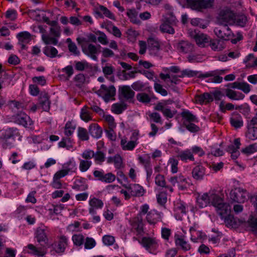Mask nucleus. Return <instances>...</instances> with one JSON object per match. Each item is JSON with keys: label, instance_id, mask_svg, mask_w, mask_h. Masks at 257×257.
I'll return each mask as SVG.
<instances>
[{"label": "nucleus", "instance_id": "1", "mask_svg": "<svg viewBox=\"0 0 257 257\" xmlns=\"http://www.w3.org/2000/svg\"><path fill=\"white\" fill-rule=\"evenodd\" d=\"M210 203L216 208V210L220 216L227 214L230 211L229 204L224 202L223 199L218 194L210 192Z\"/></svg>", "mask_w": 257, "mask_h": 257}, {"label": "nucleus", "instance_id": "2", "mask_svg": "<svg viewBox=\"0 0 257 257\" xmlns=\"http://www.w3.org/2000/svg\"><path fill=\"white\" fill-rule=\"evenodd\" d=\"M187 6L193 10L201 12L212 7L214 0H186Z\"/></svg>", "mask_w": 257, "mask_h": 257}, {"label": "nucleus", "instance_id": "3", "mask_svg": "<svg viewBox=\"0 0 257 257\" xmlns=\"http://www.w3.org/2000/svg\"><path fill=\"white\" fill-rule=\"evenodd\" d=\"M235 15L228 9L223 10L220 12L217 17L218 24L221 26H228L235 23Z\"/></svg>", "mask_w": 257, "mask_h": 257}, {"label": "nucleus", "instance_id": "4", "mask_svg": "<svg viewBox=\"0 0 257 257\" xmlns=\"http://www.w3.org/2000/svg\"><path fill=\"white\" fill-rule=\"evenodd\" d=\"M116 89L113 85L107 87L105 85L102 84L100 89L97 92V94L102 97L105 102H108L110 100H113V97L115 95Z\"/></svg>", "mask_w": 257, "mask_h": 257}, {"label": "nucleus", "instance_id": "5", "mask_svg": "<svg viewBox=\"0 0 257 257\" xmlns=\"http://www.w3.org/2000/svg\"><path fill=\"white\" fill-rule=\"evenodd\" d=\"M131 225V231L138 236H143L144 233L143 229V218L140 214L130 220Z\"/></svg>", "mask_w": 257, "mask_h": 257}, {"label": "nucleus", "instance_id": "6", "mask_svg": "<svg viewBox=\"0 0 257 257\" xmlns=\"http://www.w3.org/2000/svg\"><path fill=\"white\" fill-rule=\"evenodd\" d=\"M248 193L246 190L240 187L232 190L230 192V197L234 202L241 203L247 200Z\"/></svg>", "mask_w": 257, "mask_h": 257}, {"label": "nucleus", "instance_id": "7", "mask_svg": "<svg viewBox=\"0 0 257 257\" xmlns=\"http://www.w3.org/2000/svg\"><path fill=\"white\" fill-rule=\"evenodd\" d=\"M82 52L88 56L90 57L92 59L97 61L96 55L100 52V45H94L92 44H89L87 45H82L81 46Z\"/></svg>", "mask_w": 257, "mask_h": 257}, {"label": "nucleus", "instance_id": "8", "mask_svg": "<svg viewBox=\"0 0 257 257\" xmlns=\"http://www.w3.org/2000/svg\"><path fill=\"white\" fill-rule=\"evenodd\" d=\"M118 95L120 99L131 101L134 97L135 92L131 88L130 86L123 85L119 87Z\"/></svg>", "mask_w": 257, "mask_h": 257}, {"label": "nucleus", "instance_id": "9", "mask_svg": "<svg viewBox=\"0 0 257 257\" xmlns=\"http://www.w3.org/2000/svg\"><path fill=\"white\" fill-rule=\"evenodd\" d=\"M133 239L138 240L143 246L150 252L156 249L158 246V243L154 238L143 237L141 240H140L136 237H134Z\"/></svg>", "mask_w": 257, "mask_h": 257}, {"label": "nucleus", "instance_id": "10", "mask_svg": "<svg viewBox=\"0 0 257 257\" xmlns=\"http://www.w3.org/2000/svg\"><path fill=\"white\" fill-rule=\"evenodd\" d=\"M139 132H134L131 137V141L127 142L125 140H121L120 145L123 150H133L137 144V141L138 139Z\"/></svg>", "mask_w": 257, "mask_h": 257}, {"label": "nucleus", "instance_id": "11", "mask_svg": "<svg viewBox=\"0 0 257 257\" xmlns=\"http://www.w3.org/2000/svg\"><path fill=\"white\" fill-rule=\"evenodd\" d=\"M93 175L97 180L106 183L113 182L115 179V176L112 173L105 174L103 171L95 170Z\"/></svg>", "mask_w": 257, "mask_h": 257}, {"label": "nucleus", "instance_id": "12", "mask_svg": "<svg viewBox=\"0 0 257 257\" xmlns=\"http://www.w3.org/2000/svg\"><path fill=\"white\" fill-rule=\"evenodd\" d=\"M190 35L199 47H204L208 45L210 38L208 35L203 33H197L196 31L191 32Z\"/></svg>", "mask_w": 257, "mask_h": 257}, {"label": "nucleus", "instance_id": "13", "mask_svg": "<svg viewBox=\"0 0 257 257\" xmlns=\"http://www.w3.org/2000/svg\"><path fill=\"white\" fill-rule=\"evenodd\" d=\"M15 121L25 127H28L33 124L30 116L25 112L20 111L13 116Z\"/></svg>", "mask_w": 257, "mask_h": 257}, {"label": "nucleus", "instance_id": "14", "mask_svg": "<svg viewBox=\"0 0 257 257\" xmlns=\"http://www.w3.org/2000/svg\"><path fill=\"white\" fill-rule=\"evenodd\" d=\"M214 32L218 38L222 40H228L231 35V31L228 26H222L221 27H216Z\"/></svg>", "mask_w": 257, "mask_h": 257}, {"label": "nucleus", "instance_id": "15", "mask_svg": "<svg viewBox=\"0 0 257 257\" xmlns=\"http://www.w3.org/2000/svg\"><path fill=\"white\" fill-rule=\"evenodd\" d=\"M148 49L152 55H157L161 49V42L157 38L150 37L148 39Z\"/></svg>", "mask_w": 257, "mask_h": 257}, {"label": "nucleus", "instance_id": "16", "mask_svg": "<svg viewBox=\"0 0 257 257\" xmlns=\"http://www.w3.org/2000/svg\"><path fill=\"white\" fill-rule=\"evenodd\" d=\"M224 72V70H214L206 72L204 74H201L198 76V78H204L210 77H213L211 78V81L214 83H220L222 81V77L218 75Z\"/></svg>", "mask_w": 257, "mask_h": 257}, {"label": "nucleus", "instance_id": "17", "mask_svg": "<svg viewBox=\"0 0 257 257\" xmlns=\"http://www.w3.org/2000/svg\"><path fill=\"white\" fill-rule=\"evenodd\" d=\"M167 105V102H159L155 107L156 110L161 111L164 115L167 118H171L174 117L176 114V111H172L170 109L165 108V106Z\"/></svg>", "mask_w": 257, "mask_h": 257}, {"label": "nucleus", "instance_id": "18", "mask_svg": "<svg viewBox=\"0 0 257 257\" xmlns=\"http://www.w3.org/2000/svg\"><path fill=\"white\" fill-rule=\"evenodd\" d=\"M46 229L44 228L39 227L37 229L36 232V238L37 241L40 243L41 245H45L48 240Z\"/></svg>", "mask_w": 257, "mask_h": 257}, {"label": "nucleus", "instance_id": "19", "mask_svg": "<svg viewBox=\"0 0 257 257\" xmlns=\"http://www.w3.org/2000/svg\"><path fill=\"white\" fill-rule=\"evenodd\" d=\"M208 45L214 51H221L225 48L224 41L220 39H210Z\"/></svg>", "mask_w": 257, "mask_h": 257}, {"label": "nucleus", "instance_id": "20", "mask_svg": "<svg viewBox=\"0 0 257 257\" xmlns=\"http://www.w3.org/2000/svg\"><path fill=\"white\" fill-rule=\"evenodd\" d=\"M48 94L46 92H42L39 97V105L44 111H48L50 109V101Z\"/></svg>", "mask_w": 257, "mask_h": 257}, {"label": "nucleus", "instance_id": "21", "mask_svg": "<svg viewBox=\"0 0 257 257\" xmlns=\"http://www.w3.org/2000/svg\"><path fill=\"white\" fill-rule=\"evenodd\" d=\"M175 241L176 246L178 249L183 250L184 251L190 249L191 245L184 238L180 237L178 235L175 236Z\"/></svg>", "mask_w": 257, "mask_h": 257}, {"label": "nucleus", "instance_id": "22", "mask_svg": "<svg viewBox=\"0 0 257 257\" xmlns=\"http://www.w3.org/2000/svg\"><path fill=\"white\" fill-rule=\"evenodd\" d=\"M88 131L91 136L96 139L100 138L102 134V128L97 123H91L89 125Z\"/></svg>", "mask_w": 257, "mask_h": 257}, {"label": "nucleus", "instance_id": "23", "mask_svg": "<svg viewBox=\"0 0 257 257\" xmlns=\"http://www.w3.org/2000/svg\"><path fill=\"white\" fill-rule=\"evenodd\" d=\"M205 174V169L201 165L195 166L192 171L193 178L196 180H202Z\"/></svg>", "mask_w": 257, "mask_h": 257}, {"label": "nucleus", "instance_id": "24", "mask_svg": "<svg viewBox=\"0 0 257 257\" xmlns=\"http://www.w3.org/2000/svg\"><path fill=\"white\" fill-rule=\"evenodd\" d=\"M177 48L180 52L188 53L193 51L194 46L188 41H182L178 44Z\"/></svg>", "mask_w": 257, "mask_h": 257}, {"label": "nucleus", "instance_id": "25", "mask_svg": "<svg viewBox=\"0 0 257 257\" xmlns=\"http://www.w3.org/2000/svg\"><path fill=\"white\" fill-rule=\"evenodd\" d=\"M17 38L19 39L20 44L22 45V49H25L26 46L25 44H27L31 40V35L28 32H23L19 33L17 35Z\"/></svg>", "mask_w": 257, "mask_h": 257}, {"label": "nucleus", "instance_id": "26", "mask_svg": "<svg viewBox=\"0 0 257 257\" xmlns=\"http://www.w3.org/2000/svg\"><path fill=\"white\" fill-rule=\"evenodd\" d=\"M130 194L132 196L140 197L144 194L143 188L139 184H134L128 188Z\"/></svg>", "mask_w": 257, "mask_h": 257}, {"label": "nucleus", "instance_id": "27", "mask_svg": "<svg viewBox=\"0 0 257 257\" xmlns=\"http://www.w3.org/2000/svg\"><path fill=\"white\" fill-rule=\"evenodd\" d=\"M72 188L77 191H82L86 190L88 188V185L86 183V179L83 178L76 179L74 183Z\"/></svg>", "mask_w": 257, "mask_h": 257}, {"label": "nucleus", "instance_id": "28", "mask_svg": "<svg viewBox=\"0 0 257 257\" xmlns=\"http://www.w3.org/2000/svg\"><path fill=\"white\" fill-rule=\"evenodd\" d=\"M18 134V132L16 128H8L4 130L2 132L0 139H14V137Z\"/></svg>", "mask_w": 257, "mask_h": 257}, {"label": "nucleus", "instance_id": "29", "mask_svg": "<svg viewBox=\"0 0 257 257\" xmlns=\"http://www.w3.org/2000/svg\"><path fill=\"white\" fill-rule=\"evenodd\" d=\"M210 192L204 193L197 199V203L200 208H203L210 204Z\"/></svg>", "mask_w": 257, "mask_h": 257}, {"label": "nucleus", "instance_id": "30", "mask_svg": "<svg viewBox=\"0 0 257 257\" xmlns=\"http://www.w3.org/2000/svg\"><path fill=\"white\" fill-rule=\"evenodd\" d=\"M181 115L184 119L183 122H185L186 123L198 122V120L196 116L193 114L189 110L183 111L182 112Z\"/></svg>", "mask_w": 257, "mask_h": 257}, {"label": "nucleus", "instance_id": "31", "mask_svg": "<svg viewBox=\"0 0 257 257\" xmlns=\"http://www.w3.org/2000/svg\"><path fill=\"white\" fill-rule=\"evenodd\" d=\"M213 100V96L208 93H204L203 94L195 96V100L197 103L202 104L203 103H209Z\"/></svg>", "mask_w": 257, "mask_h": 257}, {"label": "nucleus", "instance_id": "32", "mask_svg": "<svg viewBox=\"0 0 257 257\" xmlns=\"http://www.w3.org/2000/svg\"><path fill=\"white\" fill-rule=\"evenodd\" d=\"M225 95L231 99L241 100L244 97V95L239 92H236L230 89H225Z\"/></svg>", "mask_w": 257, "mask_h": 257}, {"label": "nucleus", "instance_id": "33", "mask_svg": "<svg viewBox=\"0 0 257 257\" xmlns=\"http://www.w3.org/2000/svg\"><path fill=\"white\" fill-rule=\"evenodd\" d=\"M67 238L64 236H60L56 251L58 253H62L65 251V248L68 245Z\"/></svg>", "mask_w": 257, "mask_h": 257}, {"label": "nucleus", "instance_id": "34", "mask_svg": "<svg viewBox=\"0 0 257 257\" xmlns=\"http://www.w3.org/2000/svg\"><path fill=\"white\" fill-rule=\"evenodd\" d=\"M160 218V216L159 214L152 211L149 212L146 217L147 221L150 224H155L159 221Z\"/></svg>", "mask_w": 257, "mask_h": 257}, {"label": "nucleus", "instance_id": "35", "mask_svg": "<svg viewBox=\"0 0 257 257\" xmlns=\"http://www.w3.org/2000/svg\"><path fill=\"white\" fill-rule=\"evenodd\" d=\"M80 116L83 120L86 122H88L92 119L88 107L86 105L81 109Z\"/></svg>", "mask_w": 257, "mask_h": 257}, {"label": "nucleus", "instance_id": "36", "mask_svg": "<svg viewBox=\"0 0 257 257\" xmlns=\"http://www.w3.org/2000/svg\"><path fill=\"white\" fill-rule=\"evenodd\" d=\"M43 53L47 57L53 58L57 56L58 52L54 47L46 46L43 49Z\"/></svg>", "mask_w": 257, "mask_h": 257}, {"label": "nucleus", "instance_id": "37", "mask_svg": "<svg viewBox=\"0 0 257 257\" xmlns=\"http://www.w3.org/2000/svg\"><path fill=\"white\" fill-rule=\"evenodd\" d=\"M171 25L169 23L164 20L163 23L160 26V30L163 33L174 34L175 33V30Z\"/></svg>", "mask_w": 257, "mask_h": 257}, {"label": "nucleus", "instance_id": "38", "mask_svg": "<svg viewBox=\"0 0 257 257\" xmlns=\"http://www.w3.org/2000/svg\"><path fill=\"white\" fill-rule=\"evenodd\" d=\"M177 157L182 161H186L187 160L191 161L194 160V157L191 152L189 150H186L183 152H181L177 156Z\"/></svg>", "mask_w": 257, "mask_h": 257}, {"label": "nucleus", "instance_id": "39", "mask_svg": "<svg viewBox=\"0 0 257 257\" xmlns=\"http://www.w3.org/2000/svg\"><path fill=\"white\" fill-rule=\"evenodd\" d=\"M93 158L97 164L101 165L105 161V154L99 150L94 152Z\"/></svg>", "mask_w": 257, "mask_h": 257}, {"label": "nucleus", "instance_id": "40", "mask_svg": "<svg viewBox=\"0 0 257 257\" xmlns=\"http://www.w3.org/2000/svg\"><path fill=\"white\" fill-rule=\"evenodd\" d=\"M126 108V105L123 103H114L111 106V110L115 114H120Z\"/></svg>", "mask_w": 257, "mask_h": 257}, {"label": "nucleus", "instance_id": "41", "mask_svg": "<svg viewBox=\"0 0 257 257\" xmlns=\"http://www.w3.org/2000/svg\"><path fill=\"white\" fill-rule=\"evenodd\" d=\"M63 168L67 172L68 174L69 173H75L77 170L75 163L71 161L64 164L63 166Z\"/></svg>", "mask_w": 257, "mask_h": 257}, {"label": "nucleus", "instance_id": "42", "mask_svg": "<svg viewBox=\"0 0 257 257\" xmlns=\"http://www.w3.org/2000/svg\"><path fill=\"white\" fill-rule=\"evenodd\" d=\"M78 137L79 139L82 141L89 140V135L87 131L82 127H78Z\"/></svg>", "mask_w": 257, "mask_h": 257}, {"label": "nucleus", "instance_id": "43", "mask_svg": "<svg viewBox=\"0 0 257 257\" xmlns=\"http://www.w3.org/2000/svg\"><path fill=\"white\" fill-rule=\"evenodd\" d=\"M14 139H0V144L4 149H10L14 146Z\"/></svg>", "mask_w": 257, "mask_h": 257}, {"label": "nucleus", "instance_id": "44", "mask_svg": "<svg viewBox=\"0 0 257 257\" xmlns=\"http://www.w3.org/2000/svg\"><path fill=\"white\" fill-rule=\"evenodd\" d=\"M229 213L230 212L227 214L224 215L223 217H221L222 218H224V222L227 226L235 227L236 223L234 220L233 217L232 216L229 215Z\"/></svg>", "mask_w": 257, "mask_h": 257}, {"label": "nucleus", "instance_id": "45", "mask_svg": "<svg viewBox=\"0 0 257 257\" xmlns=\"http://www.w3.org/2000/svg\"><path fill=\"white\" fill-rule=\"evenodd\" d=\"M42 39L46 45L53 44L54 45H56L58 43V40L57 39L51 37L47 35H42Z\"/></svg>", "mask_w": 257, "mask_h": 257}, {"label": "nucleus", "instance_id": "46", "mask_svg": "<svg viewBox=\"0 0 257 257\" xmlns=\"http://www.w3.org/2000/svg\"><path fill=\"white\" fill-rule=\"evenodd\" d=\"M240 146V142L239 139H235L234 141V145L231 144L229 145L226 148V151L230 153L234 151H237L239 149Z\"/></svg>", "mask_w": 257, "mask_h": 257}, {"label": "nucleus", "instance_id": "47", "mask_svg": "<svg viewBox=\"0 0 257 257\" xmlns=\"http://www.w3.org/2000/svg\"><path fill=\"white\" fill-rule=\"evenodd\" d=\"M137 99L138 101L143 103H148L151 100L150 97L146 93H138L137 95Z\"/></svg>", "mask_w": 257, "mask_h": 257}, {"label": "nucleus", "instance_id": "48", "mask_svg": "<svg viewBox=\"0 0 257 257\" xmlns=\"http://www.w3.org/2000/svg\"><path fill=\"white\" fill-rule=\"evenodd\" d=\"M28 248L31 250H32V252L35 255L43 256L46 253L45 251L42 249H38L35 246L32 244H28Z\"/></svg>", "mask_w": 257, "mask_h": 257}, {"label": "nucleus", "instance_id": "49", "mask_svg": "<svg viewBox=\"0 0 257 257\" xmlns=\"http://www.w3.org/2000/svg\"><path fill=\"white\" fill-rule=\"evenodd\" d=\"M99 8L100 11L105 17L111 20H115L114 15L106 7L102 5H99Z\"/></svg>", "mask_w": 257, "mask_h": 257}, {"label": "nucleus", "instance_id": "50", "mask_svg": "<svg viewBox=\"0 0 257 257\" xmlns=\"http://www.w3.org/2000/svg\"><path fill=\"white\" fill-rule=\"evenodd\" d=\"M75 129V126L71 122L68 121L65 126V134L67 137L72 135Z\"/></svg>", "mask_w": 257, "mask_h": 257}, {"label": "nucleus", "instance_id": "51", "mask_svg": "<svg viewBox=\"0 0 257 257\" xmlns=\"http://www.w3.org/2000/svg\"><path fill=\"white\" fill-rule=\"evenodd\" d=\"M92 162L89 160H82L80 162L79 168L81 172L86 171L91 166Z\"/></svg>", "mask_w": 257, "mask_h": 257}, {"label": "nucleus", "instance_id": "52", "mask_svg": "<svg viewBox=\"0 0 257 257\" xmlns=\"http://www.w3.org/2000/svg\"><path fill=\"white\" fill-rule=\"evenodd\" d=\"M89 205L91 207H94L95 208H100L103 206V203L102 201L96 198H93L89 201Z\"/></svg>", "mask_w": 257, "mask_h": 257}, {"label": "nucleus", "instance_id": "53", "mask_svg": "<svg viewBox=\"0 0 257 257\" xmlns=\"http://www.w3.org/2000/svg\"><path fill=\"white\" fill-rule=\"evenodd\" d=\"M95 34L99 35L97 40L102 45H107L108 43L107 37L103 32L98 31Z\"/></svg>", "mask_w": 257, "mask_h": 257}, {"label": "nucleus", "instance_id": "54", "mask_svg": "<svg viewBox=\"0 0 257 257\" xmlns=\"http://www.w3.org/2000/svg\"><path fill=\"white\" fill-rule=\"evenodd\" d=\"M198 72L189 70L185 69L181 71V74L178 75L179 77L183 78L185 76H187L189 77H194L197 75Z\"/></svg>", "mask_w": 257, "mask_h": 257}, {"label": "nucleus", "instance_id": "55", "mask_svg": "<svg viewBox=\"0 0 257 257\" xmlns=\"http://www.w3.org/2000/svg\"><path fill=\"white\" fill-rule=\"evenodd\" d=\"M72 240L76 245L80 246L84 243V236L82 234L73 235Z\"/></svg>", "mask_w": 257, "mask_h": 257}, {"label": "nucleus", "instance_id": "56", "mask_svg": "<svg viewBox=\"0 0 257 257\" xmlns=\"http://www.w3.org/2000/svg\"><path fill=\"white\" fill-rule=\"evenodd\" d=\"M246 22L247 18L245 15H242L238 16L237 17H235V23L239 26L244 27Z\"/></svg>", "mask_w": 257, "mask_h": 257}, {"label": "nucleus", "instance_id": "57", "mask_svg": "<svg viewBox=\"0 0 257 257\" xmlns=\"http://www.w3.org/2000/svg\"><path fill=\"white\" fill-rule=\"evenodd\" d=\"M164 21L172 25H176L178 22L175 16L172 12H170L167 14V16L164 18Z\"/></svg>", "mask_w": 257, "mask_h": 257}, {"label": "nucleus", "instance_id": "58", "mask_svg": "<svg viewBox=\"0 0 257 257\" xmlns=\"http://www.w3.org/2000/svg\"><path fill=\"white\" fill-rule=\"evenodd\" d=\"M257 149L255 144H251L243 149L241 152L245 154L249 155L256 152Z\"/></svg>", "mask_w": 257, "mask_h": 257}, {"label": "nucleus", "instance_id": "59", "mask_svg": "<svg viewBox=\"0 0 257 257\" xmlns=\"http://www.w3.org/2000/svg\"><path fill=\"white\" fill-rule=\"evenodd\" d=\"M96 242L95 240L90 237H86L84 243V247L86 249H91L95 246Z\"/></svg>", "mask_w": 257, "mask_h": 257}, {"label": "nucleus", "instance_id": "60", "mask_svg": "<svg viewBox=\"0 0 257 257\" xmlns=\"http://www.w3.org/2000/svg\"><path fill=\"white\" fill-rule=\"evenodd\" d=\"M156 184L160 187H166V181L164 176L158 174L155 178Z\"/></svg>", "mask_w": 257, "mask_h": 257}, {"label": "nucleus", "instance_id": "61", "mask_svg": "<svg viewBox=\"0 0 257 257\" xmlns=\"http://www.w3.org/2000/svg\"><path fill=\"white\" fill-rule=\"evenodd\" d=\"M186 128L192 133L197 132L199 130V127L192 122L186 123L183 122Z\"/></svg>", "mask_w": 257, "mask_h": 257}, {"label": "nucleus", "instance_id": "62", "mask_svg": "<svg viewBox=\"0 0 257 257\" xmlns=\"http://www.w3.org/2000/svg\"><path fill=\"white\" fill-rule=\"evenodd\" d=\"M102 241L105 245H111L114 243L115 239L113 236L110 235H106L103 237Z\"/></svg>", "mask_w": 257, "mask_h": 257}, {"label": "nucleus", "instance_id": "63", "mask_svg": "<svg viewBox=\"0 0 257 257\" xmlns=\"http://www.w3.org/2000/svg\"><path fill=\"white\" fill-rule=\"evenodd\" d=\"M150 118L156 123L162 124L163 122L160 114L158 112H153L149 114Z\"/></svg>", "mask_w": 257, "mask_h": 257}, {"label": "nucleus", "instance_id": "64", "mask_svg": "<svg viewBox=\"0 0 257 257\" xmlns=\"http://www.w3.org/2000/svg\"><path fill=\"white\" fill-rule=\"evenodd\" d=\"M154 88L156 92L159 93L163 96H166L168 94L167 90L163 88V86L158 83H155L154 84Z\"/></svg>", "mask_w": 257, "mask_h": 257}]
</instances>
